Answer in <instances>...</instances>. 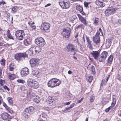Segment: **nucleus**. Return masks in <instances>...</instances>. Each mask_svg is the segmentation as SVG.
I'll return each mask as SVG.
<instances>
[{"mask_svg": "<svg viewBox=\"0 0 121 121\" xmlns=\"http://www.w3.org/2000/svg\"><path fill=\"white\" fill-rule=\"evenodd\" d=\"M39 59L37 58H33L30 60V64L38 65L39 63Z\"/></svg>", "mask_w": 121, "mask_h": 121, "instance_id": "17", "label": "nucleus"}, {"mask_svg": "<svg viewBox=\"0 0 121 121\" xmlns=\"http://www.w3.org/2000/svg\"><path fill=\"white\" fill-rule=\"evenodd\" d=\"M95 99V97L93 95H91V96L90 100V102H94Z\"/></svg>", "mask_w": 121, "mask_h": 121, "instance_id": "41", "label": "nucleus"}, {"mask_svg": "<svg viewBox=\"0 0 121 121\" xmlns=\"http://www.w3.org/2000/svg\"><path fill=\"white\" fill-rule=\"evenodd\" d=\"M100 33L99 32H97L95 36L93 38V41L96 44H98L100 43V39L99 35Z\"/></svg>", "mask_w": 121, "mask_h": 121, "instance_id": "10", "label": "nucleus"}, {"mask_svg": "<svg viewBox=\"0 0 121 121\" xmlns=\"http://www.w3.org/2000/svg\"><path fill=\"white\" fill-rule=\"evenodd\" d=\"M91 53L95 60H99L98 57L99 56V53L98 51H92L91 52Z\"/></svg>", "mask_w": 121, "mask_h": 121, "instance_id": "15", "label": "nucleus"}, {"mask_svg": "<svg viewBox=\"0 0 121 121\" xmlns=\"http://www.w3.org/2000/svg\"><path fill=\"white\" fill-rule=\"evenodd\" d=\"M30 26L33 29H35L36 28L35 26L34 25L32 24H30Z\"/></svg>", "mask_w": 121, "mask_h": 121, "instance_id": "52", "label": "nucleus"}, {"mask_svg": "<svg viewBox=\"0 0 121 121\" xmlns=\"http://www.w3.org/2000/svg\"><path fill=\"white\" fill-rule=\"evenodd\" d=\"M9 79L11 80H13L15 78V75L14 74L9 73Z\"/></svg>", "mask_w": 121, "mask_h": 121, "instance_id": "33", "label": "nucleus"}, {"mask_svg": "<svg viewBox=\"0 0 121 121\" xmlns=\"http://www.w3.org/2000/svg\"><path fill=\"white\" fill-rule=\"evenodd\" d=\"M17 7L14 6L12 8V11L14 13L17 11Z\"/></svg>", "mask_w": 121, "mask_h": 121, "instance_id": "40", "label": "nucleus"}, {"mask_svg": "<svg viewBox=\"0 0 121 121\" xmlns=\"http://www.w3.org/2000/svg\"><path fill=\"white\" fill-rule=\"evenodd\" d=\"M25 111L29 114H33L34 112V108L32 106L29 107L25 109Z\"/></svg>", "mask_w": 121, "mask_h": 121, "instance_id": "16", "label": "nucleus"}, {"mask_svg": "<svg viewBox=\"0 0 121 121\" xmlns=\"http://www.w3.org/2000/svg\"><path fill=\"white\" fill-rule=\"evenodd\" d=\"M86 40H87V43H88V42H91V41H90L89 39V38L87 37V36H86Z\"/></svg>", "mask_w": 121, "mask_h": 121, "instance_id": "56", "label": "nucleus"}, {"mask_svg": "<svg viewBox=\"0 0 121 121\" xmlns=\"http://www.w3.org/2000/svg\"><path fill=\"white\" fill-rule=\"evenodd\" d=\"M116 23L118 25H120L121 24V19H119L117 20L116 22Z\"/></svg>", "mask_w": 121, "mask_h": 121, "instance_id": "43", "label": "nucleus"}, {"mask_svg": "<svg viewBox=\"0 0 121 121\" xmlns=\"http://www.w3.org/2000/svg\"><path fill=\"white\" fill-rule=\"evenodd\" d=\"M67 51L69 52H73L75 51V46L71 44H68L66 47Z\"/></svg>", "mask_w": 121, "mask_h": 121, "instance_id": "12", "label": "nucleus"}, {"mask_svg": "<svg viewBox=\"0 0 121 121\" xmlns=\"http://www.w3.org/2000/svg\"><path fill=\"white\" fill-rule=\"evenodd\" d=\"M109 102V99L107 98H103L102 101V104L105 105Z\"/></svg>", "mask_w": 121, "mask_h": 121, "instance_id": "25", "label": "nucleus"}, {"mask_svg": "<svg viewBox=\"0 0 121 121\" xmlns=\"http://www.w3.org/2000/svg\"><path fill=\"white\" fill-rule=\"evenodd\" d=\"M50 26V25L49 23L43 22L41 25V28L46 32H48L50 31L49 29Z\"/></svg>", "mask_w": 121, "mask_h": 121, "instance_id": "6", "label": "nucleus"}, {"mask_svg": "<svg viewBox=\"0 0 121 121\" xmlns=\"http://www.w3.org/2000/svg\"><path fill=\"white\" fill-rule=\"evenodd\" d=\"M32 74L34 76L36 77H38V75L39 74L38 71L36 70H34L32 71Z\"/></svg>", "mask_w": 121, "mask_h": 121, "instance_id": "34", "label": "nucleus"}, {"mask_svg": "<svg viewBox=\"0 0 121 121\" xmlns=\"http://www.w3.org/2000/svg\"><path fill=\"white\" fill-rule=\"evenodd\" d=\"M81 21L86 26L87 25L86 20L84 18Z\"/></svg>", "mask_w": 121, "mask_h": 121, "instance_id": "42", "label": "nucleus"}, {"mask_svg": "<svg viewBox=\"0 0 121 121\" xmlns=\"http://www.w3.org/2000/svg\"><path fill=\"white\" fill-rule=\"evenodd\" d=\"M5 4H6V3L3 0L0 2V5H4Z\"/></svg>", "mask_w": 121, "mask_h": 121, "instance_id": "54", "label": "nucleus"}, {"mask_svg": "<svg viewBox=\"0 0 121 121\" xmlns=\"http://www.w3.org/2000/svg\"><path fill=\"white\" fill-rule=\"evenodd\" d=\"M3 106L5 107L6 108H7L8 107V106L6 104L4 103L3 104Z\"/></svg>", "mask_w": 121, "mask_h": 121, "instance_id": "61", "label": "nucleus"}, {"mask_svg": "<svg viewBox=\"0 0 121 121\" xmlns=\"http://www.w3.org/2000/svg\"><path fill=\"white\" fill-rule=\"evenodd\" d=\"M110 109H109V108H106L105 110V112H108L109 110H110Z\"/></svg>", "mask_w": 121, "mask_h": 121, "instance_id": "60", "label": "nucleus"}, {"mask_svg": "<svg viewBox=\"0 0 121 121\" xmlns=\"http://www.w3.org/2000/svg\"><path fill=\"white\" fill-rule=\"evenodd\" d=\"M90 4V3L87 2H85L84 3V4L85 6L86 7H87L88 6V4Z\"/></svg>", "mask_w": 121, "mask_h": 121, "instance_id": "50", "label": "nucleus"}, {"mask_svg": "<svg viewBox=\"0 0 121 121\" xmlns=\"http://www.w3.org/2000/svg\"><path fill=\"white\" fill-rule=\"evenodd\" d=\"M7 35L8 38L11 39H13V37L10 33V31L9 30H8L7 32Z\"/></svg>", "mask_w": 121, "mask_h": 121, "instance_id": "28", "label": "nucleus"}, {"mask_svg": "<svg viewBox=\"0 0 121 121\" xmlns=\"http://www.w3.org/2000/svg\"><path fill=\"white\" fill-rule=\"evenodd\" d=\"M28 113H26V112H25V110L23 112V116L25 118L27 119L29 117V116L28 115Z\"/></svg>", "mask_w": 121, "mask_h": 121, "instance_id": "37", "label": "nucleus"}, {"mask_svg": "<svg viewBox=\"0 0 121 121\" xmlns=\"http://www.w3.org/2000/svg\"><path fill=\"white\" fill-rule=\"evenodd\" d=\"M74 103H72L70 105V107H67L63 111V112L65 113H66L69 111L70 109L72 108L74 106Z\"/></svg>", "mask_w": 121, "mask_h": 121, "instance_id": "23", "label": "nucleus"}, {"mask_svg": "<svg viewBox=\"0 0 121 121\" xmlns=\"http://www.w3.org/2000/svg\"><path fill=\"white\" fill-rule=\"evenodd\" d=\"M5 83V81L2 79L0 80V84L2 86H3Z\"/></svg>", "mask_w": 121, "mask_h": 121, "instance_id": "48", "label": "nucleus"}, {"mask_svg": "<svg viewBox=\"0 0 121 121\" xmlns=\"http://www.w3.org/2000/svg\"><path fill=\"white\" fill-rule=\"evenodd\" d=\"M32 99L36 103H38L40 100V98L38 96H34L32 98Z\"/></svg>", "mask_w": 121, "mask_h": 121, "instance_id": "20", "label": "nucleus"}, {"mask_svg": "<svg viewBox=\"0 0 121 121\" xmlns=\"http://www.w3.org/2000/svg\"><path fill=\"white\" fill-rule=\"evenodd\" d=\"M99 31H100V32L101 33H102V34H103L102 30H101L100 27L99 28Z\"/></svg>", "mask_w": 121, "mask_h": 121, "instance_id": "64", "label": "nucleus"}, {"mask_svg": "<svg viewBox=\"0 0 121 121\" xmlns=\"http://www.w3.org/2000/svg\"><path fill=\"white\" fill-rule=\"evenodd\" d=\"M20 73L21 76L24 77L29 74V69L27 68H24L22 69V70L21 72Z\"/></svg>", "mask_w": 121, "mask_h": 121, "instance_id": "13", "label": "nucleus"}, {"mask_svg": "<svg viewBox=\"0 0 121 121\" xmlns=\"http://www.w3.org/2000/svg\"><path fill=\"white\" fill-rule=\"evenodd\" d=\"M46 117V116L45 113H43L41 114L40 116V117L41 118H45Z\"/></svg>", "mask_w": 121, "mask_h": 121, "instance_id": "47", "label": "nucleus"}, {"mask_svg": "<svg viewBox=\"0 0 121 121\" xmlns=\"http://www.w3.org/2000/svg\"><path fill=\"white\" fill-rule=\"evenodd\" d=\"M71 94L70 93L66 94L65 96V98L68 100H70L71 99Z\"/></svg>", "mask_w": 121, "mask_h": 121, "instance_id": "38", "label": "nucleus"}, {"mask_svg": "<svg viewBox=\"0 0 121 121\" xmlns=\"http://www.w3.org/2000/svg\"><path fill=\"white\" fill-rule=\"evenodd\" d=\"M28 53H30L29 55L30 56L32 55L33 54H35V49L34 47V45L28 51Z\"/></svg>", "mask_w": 121, "mask_h": 121, "instance_id": "18", "label": "nucleus"}, {"mask_svg": "<svg viewBox=\"0 0 121 121\" xmlns=\"http://www.w3.org/2000/svg\"><path fill=\"white\" fill-rule=\"evenodd\" d=\"M34 47L35 49V53H38L40 52L42 49V47L39 46H34Z\"/></svg>", "mask_w": 121, "mask_h": 121, "instance_id": "24", "label": "nucleus"}, {"mask_svg": "<svg viewBox=\"0 0 121 121\" xmlns=\"http://www.w3.org/2000/svg\"><path fill=\"white\" fill-rule=\"evenodd\" d=\"M2 69L0 68V78H2Z\"/></svg>", "mask_w": 121, "mask_h": 121, "instance_id": "53", "label": "nucleus"}, {"mask_svg": "<svg viewBox=\"0 0 121 121\" xmlns=\"http://www.w3.org/2000/svg\"><path fill=\"white\" fill-rule=\"evenodd\" d=\"M31 40L29 38H27L24 40V44L26 46H28L30 45Z\"/></svg>", "mask_w": 121, "mask_h": 121, "instance_id": "22", "label": "nucleus"}, {"mask_svg": "<svg viewBox=\"0 0 121 121\" xmlns=\"http://www.w3.org/2000/svg\"><path fill=\"white\" fill-rule=\"evenodd\" d=\"M1 62V65H4L5 63V60L3 59H2L0 61Z\"/></svg>", "mask_w": 121, "mask_h": 121, "instance_id": "45", "label": "nucleus"}, {"mask_svg": "<svg viewBox=\"0 0 121 121\" xmlns=\"http://www.w3.org/2000/svg\"><path fill=\"white\" fill-rule=\"evenodd\" d=\"M95 4L99 6V7H103L105 5L104 4L103 2L100 1L99 0H96L95 2Z\"/></svg>", "mask_w": 121, "mask_h": 121, "instance_id": "21", "label": "nucleus"}, {"mask_svg": "<svg viewBox=\"0 0 121 121\" xmlns=\"http://www.w3.org/2000/svg\"><path fill=\"white\" fill-rule=\"evenodd\" d=\"M47 102L49 104H50L53 102V99L52 97H49L47 100Z\"/></svg>", "mask_w": 121, "mask_h": 121, "instance_id": "35", "label": "nucleus"}, {"mask_svg": "<svg viewBox=\"0 0 121 121\" xmlns=\"http://www.w3.org/2000/svg\"><path fill=\"white\" fill-rule=\"evenodd\" d=\"M90 67L91 68V71L93 74H95V69L94 67L93 66H89V65H88V67H87V68L88 69H90Z\"/></svg>", "mask_w": 121, "mask_h": 121, "instance_id": "30", "label": "nucleus"}, {"mask_svg": "<svg viewBox=\"0 0 121 121\" xmlns=\"http://www.w3.org/2000/svg\"><path fill=\"white\" fill-rule=\"evenodd\" d=\"M94 22H93L95 26H97L99 25V21L98 18L95 17L94 20Z\"/></svg>", "mask_w": 121, "mask_h": 121, "instance_id": "26", "label": "nucleus"}, {"mask_svg": "<svg viewBox=\"0 0 121 121\" xmlns=\"http://www.w3.org/2000/svg\"><path fill=\"white\" fill-rule=\"evenodd\" d=\"M51 5V4H49V3L48 4H46V5L45 6V7H47V6H48L50 5Z\"/></svg>", "mask_w": 121, "mask_h": 121, "instance_id": "63", "label": "nucleus"}, {"mask_svg": "<svg viewBox=\"0 0 121 121\" xmlns=\"http://www.w3.org/2000/svg\"><path fill=\"white\" fill-rule=\"evenodd\" d=\"M106 44L107 47L109 48L111 46L110 42L109 43L107 42Z\"/></svg>", "mask_w": 121, "mask_h": 121, "instance_id": "49", "label": "nucleus"}, {"mask_svg": "<svg viewBox=\"0 0 121 121\" xmlns=\"http://www.w3.org/2000/svg\"><path fill=\"white\" fill-rule=\"evenodd\" d=\"M17 81L19 83H23L25 82V81L23 80L19 79L17 80Z\"/></svg>", "mask_w": 121, "mask_h": 121, "instance_id": "44", "label": "nucleus"}, {"mask_svg": "<svg viewBox=\"0 0 121 121\" xmlns=\"http://www.w3.org/2000/svg\"><path fill=\"white\" fill-rule=\"evenodd\" d=\"M83 26V25L82 24H80L77 27H76V28L78 29L79 28H82V27Z\"/></svg>", "mask_w": 121, "mask_h": 121, "instance_id": "51", "label": "nucleus"}, {"mask_svg": "<svg viewBox=\"0 0 121 121\" xmlns=\"http://www.w3.org/2000/svg\"><path fill=\"white\" fill-rule=\"evenodd\" d=\"M27 83L28 86L33 88L36 89L39 87V84L38 82L35 80L30 78L27 79Z\"/></svg>", "mask_w": 121, "mask_h": 121, "instance_id": "2", "label": "nucleus"}, {"mask_svg": "<svg viewBox=\"0 0 121 121\" xmlns=\"http://www.w3.org/2000/svg\"><path fill=\"white\" fill-rule=\"evenodd\" d=\"M113 56L110 55L109 57L107 62V65L110 66V65L112 63V60L113 59Z\"/></svg>", "mask_w": 121, "mask_h": 121, "instance_id": "19", "label": "nucleus"}, {"mask_svg": "<svg viewBox=\"0 0 121 121\" xmlns=\"http://www.w3.org/2000/svg\"><path fill=\"white\" fill-rule=\"evenodd\" d=\"M3 87L4 88V89H6L9 91V88H8L7 86H3Z\"/></svg>", "mask_w": 121, "mask_h": 121, "instance_id": "55", "label": "nucleus"}, {"mask_svg": "<svg viewBox=\"0 0 121 121\" xmlns=\"http://www.w3.org/2000/svg\"><path fill=\"white\" fill-rule=\"evenodd\" d=\"M60 7L63 9H68L70 6V3L68 0H61L59 2Z\"/></svg>", "mask_w": 121, "mask_h": 121, "instance_id": "3", "label": "nucleus"}, {"mask_svg": "<svg viewBox=\"0 0 121 121\" xmlns=\"http://www.w3.org/2000/svg\"><path fill=\"white\" fill-rule=\"evenodd\" d=\"M70 32V30H68L66 29H63L62 35L64 37L68 38L69 36Z\"/></svg>", "mask_w": 121, "mask_h": 121, "instance_id": "14", "label": "nucleus"}, {"mask_svg": "<svg viewBox=\"0 0 121 121\" xmlns=\"http://www.w3.org/2000/svg\"><path fill=\"white\" fill-rule=\"evenodd\" d=\"M80 12L83 15H85V13L83 11V10H82V11Z\"/></svg>", "mask_w": 121, "mask_h": 121, "instance_id": "58", "label": "nucleus"}, {"mask_svg": "<svg viewBox=\"0 0 121 121\" xmlns=\"http://www.w3.org/2000/svg\"><path fill=\"white\" fill-rule=\"evenodd\" d=\"M93 76H89L88 78H87V81L89 82H91L93 79Z\"/></svg>", "mask_w": 121, "mask_h": 121, "instance_id": "39", "label": "nucleus"}, {"mask_svg": "<svg viewBox=\"0 0 121 121\" xmlns=\"http://www.w3.org/2000/svg\"><path fill=\"white\" fill-rule=\"evenodd\" d=\"M108 53L106 51H104L100 55V57L99 58V62L104 61L108 55Z\"/></svg>", "mask_w": 121, "mask_h": 121, "instance_id": "9", "label": "nucleus"}, {"mask_svg": "<svg viewBox=\"0 0 121 121\" xmlns=\"http://www.w3.org/2000/svg\"><path fill=\"white\" fill-rule=\"evenodd\" d=\"M116 103V100L114 98H113V99L112 102L111 104V106H110L108 108L110 110L115 105V104Z\"/></svg>", "mask_w": 121, "mask_h": 121, "instance_id": "29", "label": "nucleus"}, {"mask_svg": "<svg viewBox=\"0 0 121 121\" xmlns=\"http://www.w3.org/2000/svg\"><path fill=\"white\" fill-rule=\"evenodd\" d=\"M7 100L9 103V105H12L13 104V100L12 98L10 97H9L7 98Z\"/></svg>", "mask_w": 121, "mask_h": 121, "instance_id": "31", "label": "nucleus"}, {"mask_svg": "<svg viewBox=\"0 0 121 121\" xmlns=\"http://www.w3.org/2000/svg\"><path fill=\"white\" fill-rule=\"evenodd\" d=\"M88 43H87L88 44V45H87V46L88 48H89V49L91 50H92L93 48L92 46V44L91 43L92 42H88Z\"/></svg>", "mask_w": 121, "mask_h": 121, "instance_id": "32", "label": "nucleus"}, {"mask_svg": "<svg viewBox=\"0 0 121 121\" xmlns=\"http://www.w3.org/2000/svg\"><path fill=\"white\" fill-rule=\"evenodd\" d=\"M70 102H67L65 103V104L66 105H69L70 104Z\"/></svg>", "mask_w": 121, "mask_h": 121, "instance_id": "62", "label": "nucleus"}, {"mask_svg": "<svg viewBox=\"0 0 121 121\" xmlns=\"http://www.w3.org/2000/svg\"><path fill=\"white\" fill-rule=\"evenodd\" d=\"M15 35L16 38L19 40H22L23 36L25 35L24 31L23 30H17L15 32Z\"/></svg>", "mask_w": 121, "mask_h": 121, "instance_id": "7", "label": "nucleus"}, {"mask_svg": "<svg viewBox=\"0 0 121 121\" xmlns=\"http://www.w3.org/2000/svg\"><path fill=\"white\" fill-rule=\"evenodd\" d=\"M76 8L77 10L79 11L80 12L83 10L82 7L80 5L77 6L76 7Z\"/></svg>", "mask_w": 121, "mask_h": 121, "instance_id": "36", "label": "nucleus"}, {"mask_svg": "<svg viewBox=\"0 0 121 121\" xmlns=\"http://www.w3.org/2000/svg\"><path fill=\"white\" fill-rule=\"evenodd\" d=\"M2 97L0 96V105L2 103Z\"/></svg>", "mask_w": 121, "mask_h": 121, "instance_id": "57", "label": "nucleus"}, {"mask_svg": "<svg viewBox=\"0 0 121 121\" xmlns=\"http://www.w3.org/2000/svg\"><path fill=\"white\" fill-rule=\"evenodd\" d=\"M1 116L2 119L5 120L9 121L12 118L9 114L6 112L3 113L1 114Z\"/></svg>", "mask_w": 121, "mask_h": 121, "instance_id": "11", "label": "nucleus"}, {"mask_svg": "<svg viewBox=\"0 0 121 121\" xmlns=\"http://www.w3.org/2000/svg\"><path fill=\"white\" fill-rule=\"evenodd\" d=\"M61 81L59 80L53 78L52 79L48 82V86L50 87H54L59 86L61 83Z\"/></svg>", "mask_w": 121, "mask_h": 121, "instance_id": "1", "label": "nucleus"}, {"mask_svg": "<svg viewBox=\"0 0 121 121\" xmlns=\"http://www.w3.org/2000/svg\"><path fill=\"white\" fill-rule=\"evenodd\" d=\"M117 79L120 80H121V75H119Z\"/></svg>", "mask_w": 121, "mask_h": 121, "instance_id": "59", "label": "nucleus"}, {"mask_svg": "<svg viewBox=\"0 0 121 121\" xmlns=\"http://www.w3.org/2000/svg\"><path fill=\"white\" fill-rule=\"evenodd\" d=\"M35 43L37 45L42 47L44 46L46 43L44 39L41 37L36 38L35 40Z\"/></svg>", "mask_w": 121, "mask_h": 121, "instance_id": "5", "label": "nucleus"}, {"mask_svg": "<svg viewBox=\"0 0 121 121\" xmlns=\"http://www.w3.org/2000/svg\"><path fill=\"white\" fill-rule=\"evenodd\" d=\"M15 68L14 64L13 63L10 64L9 65V69L10 71H13Z\"/></svg>", "mask_w": 121, "mask_h": 121, "instance_id": "27", "label": "nucleus"}, {"mask_svg": "<svg viewBox=\"0 0 121 121\" xmlns=\"http://www.w3.org/2000/svg\"><path fill=\"white\" fill-rule=\"evenodd\" d=\"M77 15L78 16L79 19L81 21V20H82L84 18L82 16H81L80 14H78Z\"/></svg>", "mask_w": 121, "mask_h": 121, "instance_id": "46", "label": "nucleus"}, {"mask_svg": "<svg viewBox=\"0 0 121 121\" xmlns=\"http://www.w3.org/2000/svg\"><path fill=\"white\" fill-rule=\"evenodd\" d=\"M27 55L25 52L19 53L16 54L15 55L14 57L17 60H20L22 59V58L26 57Z\"/></svg>", "mask_w": 121, "mask_h": 121, "instance_id": "8", "label": "nucleus"}, {"mask_svg": "<svg viewBox=\"0 0 121 121\" xmlns=\"http://www.w3.org/2000/svg\"><path fill=\"white\" fill-rule=\"evenodd\" d=\"M117 9V8H115L114 6L109 7L105 10V13L106 16H109L111 14H113Z\"/></svg>", "mask_w": 121, "mask_h": 121, "instance_id": "4", "label": "nucleus"}]
</instances>
